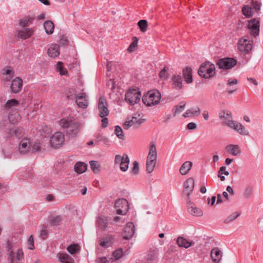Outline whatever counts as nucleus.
Listing matches in <instances>:
<instances>
[{
    "instance_id": "774afa93",
    "label": "nucleus",
    "mask_w": 263,
    "mask_h": 263,
    "mask_svg": "<svg viewBox=\"0 0 263 263\" xmlns=\"http://www.w3.org/2000/svg\"><path fill=\"white\" fill-rule=\"evenodd\" d=\"M107 261V258L105 257H102L99 258L97 259V263H106Z\"/></svg>"
},
{
    "instance_id": "680f3d73",
    "label": "nucleus",
    "mask_w": 263,
    "mask_h": 263,
    "mask_svg": "<svg viewBox=\"0 0 263 263\" xmlns=\"http://www.w3.org/2000/svg\"><path fill=\"white\" fill-rule=\"evenodd\" d=\"M16 258L21 260L24 258V253L22 249H19L16 253Z\"/></svg>"
},
{
    "instance_id": "09e8293b",
    "label": "nucleus",
    "mask_w": 263,
    "mask_h": 263,
    "mask_svg": "<svg viewBox=\"0 0 263 263\" xmlns=\"http://www.w3.org/2000/svg\"><path fill=\"white\" fill-rule=\"evenodd\" d=\"M90 165L91 169L95 173H97L99 171V167L98 165V162L96 161H90Z\"/></svg>"
},
{
    "instance_id": "0e129e2a",
    "label": "nucleus",
    "mask_w": 263,
    "mask_h": 263,
    "mask_svg": "<svg viewBox=\"0 0 263 263\" xmlns=\"http://www.w3.org/2000/svg\"><path fill=\"white\" fill-rule=\"evenodd\" d=\"M15 136V129L14 128H9L8 132H7V136L9 138H11Z\"/></svg>"
},
{
    "instance_id": "a878e982",
    "label": "nucleus",
    "mask_w": 263,
    "mask_h": 263,
    "mask_svg": "<svg viewBox=\"0 0 263 263\" xmlns=\"http://www.w3.org/2000/svg\"><path fill=\"white\" fill-rule=\"evenodd\" d=\"M200 109L198 107L195 108H191L187 109L186 112L183 114V116L185 118L190 117L192 116L197 117L200 114Z\"/></svg>"
},
{
    "instance_id": "37998d69",
    "label": "nucleus",
    "mask_w": 263,
    "mask_h": 263,
    "mask_svg": "<svg viewBox=\"0 0 263 263\" xmlns=\"http://www.w3.org/2000/svg\"><path fill=\"white\" fill-rule=\"evenodd\" d=\"M240 215V213L238 212H235L233 213H232L231 215H230L229 216H228L224 220V222L226 223H228L233 220L236 219Z\"/></svg>"
},
{
    "instance_id": "49530a36",
    "label": "nucleus",
    "mask_w": 263,
    "mask_h": 263,
    "mask_svg": "<svg viewBox=\"0 0 263 263\" xmlns=\"http://www.w3.org/2000/svg\"><path fill=\"white\" fill-rule=\"evenodd\" d=\"M115 134L116 136L121 139H123L124 136L121 127L118 125L115 126Z\"/></svg>"
},
{
    "instance_id": "cd10ccee",
    "label": "nucleus",
    "mask_w": 263,
    "mask_h": 263,
    "mask_svg": "<svg viewBox=\"0 0 263 263\" xmlns=\"http://www.w3.org/2000/svg\"><path fill=\"white\" fill-rule=\"evenodd\" d=\"M113 237L112 236H108L103 237L100 240V245L103 248H108L112 243Z\"/></svg>"
},
{
    "instance_id": "473e14b6",
    "label": "nucleus",
    "mask_w": 263,
    "mask_h": 263,
    "mask_svg": "<svg viewBox=\"0 0 263 263\" xmlns=\"http://www.w3.org/2000/svg\"><path fill=\"white\" fill-rule=\"evenodd\" d=\"M219 116L227 124L228 122V120H231V119L232 118L231 113L229 111H221L219 114Z\"/></svg>"
},
{
    "instance_id": "4c0bfd02",
    "label": "nucleus",
    "mask_w": 263,
    "mask_h": 263,
    "mask_svg": "<svg viewBox=\"0 0 263 263\" xmlns=\"http://www.w3.org/2000/svg\"><path fill=\"white\" fill-rule=\"evenodd\" d=\"M127 156L128 155L126 154H124L123 156H121L120 155H117L115 158V163L116 164H120L121 162L124 160V163H126L127 162Z\"/></svg>"
},
{
    "instance_id": "f3484780",
    "label": "nucleus",
    "mask_w": 263,
    "mask_h": 263,
    "mask_svg": "<svg viewBox=\"0 0 263 263\" xmlns=\"http://www.w3.org/2000/svg\"><path fill=\"white\" fill-rule=\"evenodd\" d=\"M23 87V80L20 77H16L12 82L10 88L13 93L20 92Z\"/></svg>"
},
{
    "instance_id": "7ed1b4c3",
    "label": "nucleus",
    "mask_w": 263,
    "mask_h": 263,
    "mask_svg": "<svg viewBox=\"0 0 263 263\" xmlns=\"http://www.w3.org/2000/svg\"><path fill=\"white\" fill-rule=\"evenodd\" d=\"M157 150L155 143H151L149 147V153L146 159V171L148 173H152L156 164Z\"/></svg>"
},
{
    "instance_id": "052dcab7",
    "label": "nucleus",
    "mask_w": 263,
    "mask_h": 263,
    "mask_svg": "<svg viewBox=\"0 0 263 263\" xmlns=\"http://www.w3.org/2000/svg\"><path fill=\"white\" fill-rule=\"evenodd\" d=\"M15 129V136L20 138L22 136L23 130L22 128L17 127Z\"/></svg>"
},
{
    "instance_id": "39448f33",
    "label": "nucleus",
    "mask_w": 263,
    "mask_h": 263,
    "mask_svg": "<svg viewBox=\"0 0 263 263\" xmlns=\"http://www.w3.org/2000/svg\"><path fill=\"white\" fill-rule=\"evenodd\" d=\"M140 92L136 89H129L125 93V99L130 105H134L140 101Z\"/></svg>"
},
{
    "instance_id": "de8ad7c7",
    "label": "nucleus",
    "mask_w": 263,
    "mask_h": 263,
    "mask_svg": "<svg viewBox=\"0 0 263 263\" xmlns=\"http://www.w3.org/2000/svg\"><path fill=\"white\" fill-rule=\"evenodd\" d=\"M123 255V251L122 249L120 248L115 251L112 253V256L115 260H118Z\"/></svg>"
},
{
    "instance_id": "bf43d9fd",
    "label": "nucleus",
    "mask_w": 263,
    "mask_h": 263,
    "mask_svg": "<svg viewBox=\"0 0 263 263\" xmlns=\"http://www.w3.org/2000/svg\"><path fill=\"white\" fill-rule=\"evenodd\" d=\"M100 141H103L105 143H107L108 142V140L106 137H103L101 135H98L96 137V139L95 140V142L97 143V142H98Z\"/></svg>"
},
{
    "instance_id": "20e7f679",
    "label": "nucleus",
    "mask_w": 263,
    "mask_h": 263,
    "mask_svg": "<svg viewBox=\"0 0 263 263\" xmlns=\"http://www.w3.org/2000/svg\"><path fill=\"white\" fill-rule=\"evenodd\" d=\"M215 67L213 64L210 62H205L200 65L198 73L201 77L208 79L215 74Z\"/></svg>"
},
{
    "instance_id": "864d4df0",
    "label": "nucleus",
    "mask_w": 263,
    "mask_h": 263,
    "mask_svg": "<svg viewBox=\"0 0 263 263\" xmlns=\"http://www.w3.org/2000/svg\"><path fill=\"white\" fill-rule=\"evenodd\" d=\"M133 167L132 170V173L134 175H137L139 173V163L137 161H134L133 163Z\"/></svg>"
},
{
    "instance_id": "c85d7f7f",
    "label": "nucleus",
    "mask_w": 263,
    "mask_h": 263,
    "mask_svg": "<svg viewBox=\"0 0 263 263\" xmlns=\"http://www.w3.org/2000/svg\"><path fill=\"white\" fill-rule=\"evenodd\" d=\"M33 20L32 17L25 16L19 20L18 24L20 26L26 27L32 24Z\"/></svg>"
},
{
    "instance_id": "0eeeda50",
    "label": "nucleus",
    "mask_w": 263,
    "mask_h": 263,
    "mask_svg": "<svg viewBox=\"0 0 263 263\" xmlns=\"http://www.w3.org/2000/svg\"><path fill=\"white\" fill-rule=\"evenodd\" d=\"M64 141V135L60 132L55 133L51 137L50 140L51 145L55 148L61 147L63 144Z\"/></svg>"
},
{
    "instance_id": "a19ab883",
    "label": "nucleus",
    "mask_w": 263,
    "mask_h": 263,
    "mask_svg": "<svg viewBox=\"0 0 263 263\" xmlns=\"http://www.w3.org/2000/svg\"><path fill=\"white\" fill-rule=\"evenodd\" d=\"M57 70L59 72L61 75H66L68 71L66 68H64L63 63L61 62H58L57 64Z\"/></svg>"
},
{
    "instance_id": "393cba45",
    "label": "nucleus",
    "mask_w": 263,
    "mask_h": 263,
    "mask_svg": "<svg viewBox=\"0 0 263 263\" xmlns=\"http://www.w3.org/2000/svg\"><path fill=\"white\" fill-rule=\"evenodd\" d=\"M48 54L51 58H55L60 54V47L57 44L52 45L48 50Z\"/></svg>"
},
{
    "instance_id": "69168bd1",
    "label": "nucleus",
    "mask_w": 263,
    "mask_h": 263,
    "mask_svg": "<svg viewBox=\"0 0 263 263\" xmlns=\"http://www.w3.org/2000/svg\"><path fill=\"white\" fill-rule=\"evenodd\" d=\"M133 120V122L135 124H137L138 125H140L142 123L143 120L141 119H138L136 117H133L132 119Z\"/></svg>"
},
{
    "instance_id": "e2e57ef3",
    "label": "nucleus",
    "mask_w": 263,
    "mask_h": 263,
    "mask_svg": "<svg viewBox=\"0 0 263 263\" xmlns=\"http://www.w3.org/2000/svg\"><path fill=\"white\" fill-rule=\"evenodd\" d=\"M42 132H44L46 134H49L51 133V130L50 127L46 125V126H44L42 127Z\"/></svg>"
},
{
    "instance_id": "8fccbe9b",
    "label": "nucleus",
    "mask_w": 263,
    "mask_h": 263,
    "mask_svg": "<svg viewBox=\"0 0 263 263\" xmlns=\"http://www.w3.org/2000/svg\"><path fill=\"white\" fill-rule=\"evenodd\" d=\"M59 260L60 262L62 263H64L65 261H67L68 260L70 259L71 257L66 253H61L59 255Z\"/></svg>"
},
{
    "instance_id": "e433bc0d",
    "label": "nucleus",
    "mask_w": 263,
    "mask_h": 263,
    "mask_svg": "<svg viewBox=\"0 0 263 263\" xmlns=\"http://www.w3.org/2000/svg\"><path fill=\"white\" fill-rule=\"evenodd\" d=\"M138 26L142 32H145L147 31L148 28L147 21L145 20H140L138 22Z\"/></svg>"
},
{
    "instance_id": "13d9d810",
    "label": "nucleus",
    "mask_w": 263,
    "mask_h": 263,
    "mask_svg": "<svg viewBox=\"0 0 263 263\" xmlns=\"http://www.w3.org/2000/svg\"><path fill=\"white\" fill-rule=\"evenodd\" d=\"M28 143V141L27 139L23 140L21 141V142L20 144V147H19L21 152H23V151L22 150V149H23V148L25 149L27 147Z\"/></svg>"
},
{
    "instance_id": "2f4dec72",
    "label": "nucleus",
    "mask_w": 263,
    "mask_h": 263,
    "mask_svg": "<svg viewBox=\"0 0 263 263\" xmlns=\"http://www.w3.org/2000/svg\"><path fill=\"white\" fill-rule=\"evenodd\" d=\"M44 27L46 33H47L48 34H51L53 32L54 25L52 21H45L44 23Z\"/></svg>"
},
{
    "instance_id": "4468645a",
    "label": "nucleus",
    "mask_w": 263,
    "mask_h": 263,
    "mask_svg": "<svg viewBox=\"0 0 263 263\" xmlns=\"http://www.w3.org/2000/svg\"><path fill=\"white\" fill-rule=\"evenodd\" d=\"M76 103L79 107L86 108L88 105V96L85 92H81L77 96Z\"/></svg>"
},
{
    "instance_id": "1a4fd4ad",
    "label": "nucleus",
    "mask_w": 263,
    "mask_h": 263,
    "mask_svg": "<svg viewBox=\"0 0 263 263\" xmlns=\"http://www.w3.org/2000/svg\"><path fill=\"white\" fill-rule=\"evenodd\" d=\"M252 41L245 39H241L238 43V49L241 52L247 54L249 53L252 49Z\"/></svg>"
},
{
    "instance_id": "9d476101",
    "label": "nucleus",
    "mask_w": 263,
    "mask_h": 263,
    "mask_svg": "<svg viewBox=\"0 0 263 263\" xmlns=\"http://www.w3.org/2000/svg\"><path fill=\"white\" fill-rule=\"evenodd\" d=\"M194 188V180L192 178H188L184 183L183 195L185 196L186 200L190 199V196Z\"/></svg>"
},
{
    "instance_id": "5701e85b",
    "label": "nucleus",
    "mask_w": 263,
    "mask_h": 263,
    "mask_svg": "<svg viewBox=\"0 0 263 263\" xmlns=\"http://www.w3.org/2000/svg\"><path fill=\"white\" fill-rule=\"evenodd\" d=\"M183 76L186 83H191L193 82L192 69L191 68L186 67L183 69Z\"/></svg>"
},
{
    "instance_id": "b1692460",
    "label": "nucleus",
    "mask_w": 263,
    "mask_h": 263,
    "mask_svg": "<svg viewBox=\"0 0 263 263\" xmlns=\"http://www.w3.org/2000/svg\"><path fill=\"white\" fill-rule=\"evenodd\" d=\"M226 151L233 156H237L241 153L238 145L229 144L226 147Z\"/></svg>"
},
{
    "instance_id": "338daca9",
    "label": "nucleus",
    "mask_w": 263,
    "mask_h": 263,
    "mask_svg": "<svg viewBox=\"0 0 263 263\" xmlns=\"http://www.w3.org/2000/svg\"><path fill=\"white\" fill-rule=\"evenodd\" d=\"M102 127L103 128H105L108 125V119L105 117L104 118H102Z\"/></svg>"
},
{
    "instance_id": "4be33fe9",
    "label": "nucleus",
    "mask_w": 263,
    "mask_h": 263,
    "mask_svg": "<svg viewBox=\"0 0 263 263\" xmlns=\"http://www.w3.org/2000/svg\"><path fill=\"white\" fill-rule=\"evenodd\" d=\"M34 30L32 28H26L18 31L17 36L20 39H27L33 34Z\"/></svg>"
},
{
    "instance_id": "5fc2aeb1",
    "label": "nucleus",
    "mask_w": 263,
    "mask_h": 263,
    "mask_svg": "<svg viewBox=\"0 0 263 263\" xmlns=\"http://www.w3.org/2000/svg\"><path fill=\"white\" fill-rule=\"evenodd\" d=\"M260 3L258 1H251V7L253 8L255 11L257 12L260 9Z\"/></svg>"
},
{
    "instance_id": "7c9ffc66",
    "label": "nucleus",
    "mask_w": 263,
    "mask_h": 263,
    "mask_svg": "<svg viewBox=\"0 0 263 263\" xmlns=\"http://www.w3.org/2000/svg\"><path fill=\"white\" fill-rule=\"evenodd\" d=\"M87 165L84 162H78L74 165V171L78 174H82L87 170Z\"/></svg>"
},
{
    "instance_id": "72a5a7b5",
    "label": "nucleus",
    "mask_w": 263,
    "mask_h": 263,
    "mask_svg": "<svg viewBox=\"0 0 263 263\" xmlns=\"http://www.w3.org/2000/svg\"><path fill=\"white\" fill-rule=\"evenodd\" d=\"M63 220V217L60 215H58L51 217L49 220V223L52 226H58L62 223Z\"/></svg>"
},
{
    "instance_id": "3c124183",
    "label": "nucleus",
    "mask_w": 263,
    "mask_h": 263,
    "mask_svg": "<svg viewBox=\"0 0 263 263\" xmlns=\"http://www.w3.org/2000/svg\"><path fill=\"white\" fill-rule=\"evenodd\" d=\"M127 162L126 163H124V160H123L122 162H121V163L120 164V170L123 171V172H125L127 170H128V164H129V159L128 158V156H127Z\"/></svg>"
},
{
    "instance_id": "6ab92c4d",
    "label": "nucleus",
    "mask_w": 263,
    "mask_h": 263,
    "mask_svg": "<svg viewBox=\"0 0 263 263\" xmlns=\"http://www.w3.org/2000/svg\"><path fill=\"white\" fill-rule=\"evenodd\" d=\"M96 223L99 229L104 231L108 224L107 218L104 216H100L97 218Z\"/></svg>"
},
{
    "instance_id": "79ce46f5",
    "label": "nucleus",
    "mask_w": 263,
    "mask_h": 263,
    "mask_svg": "<svg viewBox=\"0 0 263 263\" xmlns=\"http://www.w3.org/2000/svg\"><path fill=\"white\" fill-rule=\"evenodd\" d=\"M253 194V187L252 185H248L243 193V196L246 198L250 197Z\"/></svg>"
},
{
    "instance_id": "a18cd8bd",
    "label": "nucleus",
    "mask_w": 263,
    "mask_h": 263,
    "mask_svg": "<svg viewBox=\"0 0 263 263\" xmlns=\"http://www.w3.org/2000/svg\"><path fill=\"white\" fill-rule=\"evenodd\" d=\"M77 95L76 90L73 88H70L66 93V97L69 100H73L77 97Z\"/></svg>"
},
{
    "instance_id": "ea45409f",
    "label": "nucleus",
    "mask_w": 263,
    "mask_h": 263,
    "mask_svg": "<svg viewBox=\"0 0 263 263\" xmlns=\"http://www.w3.org/2000/svg\"><path fill=\"white\" fill-rule=\"evenodd\" d=\"M67 250L71 254H74L80 250V246L77 243L70 245L67 248Z\"/></svg>"
},
{
    "instance_id": "aec40b11",
    "label": "nucleus",
    "mask_w": 263,
    "mask_h": 263,
    "mask_svg": "<svg viewBox=\"0 0 263 263\" xmlns=\"http://www.w3.org/2000/svg\"><path fill=\"white\" fill-rule=\"evenodd\" d=\"M172 87L176 89H181L182 88V80L181 76L178 74L174 75L172 78Z\"/></svg>"
},
{
    "instance_id": "bb28decb",
    "label": "nucleus",
    "mask_w": 263,
    "mask_h": 263,
    "mask_svg": "<svg viewBox=\"0 0 263 263\" xmlns=\"http://www.w3.org/2000/svg\"><path fill=\"white\" fill-rule=\"evenodd\" d=\"M177 243L180 247L188 248L192 246L194 243L189 241L182 237H179L177 240Z\"/></svg>"
},
{
    "instance_id": "4d7b16f0",
    "label": "nucleus",
    "mask_w": 263,
    "mask_h": 263,
    "mask_svg": "<svg viewBox=\"0 0 263 263\" xmlns=\"http://www.w3.org/2000/svg\"><path fill=\"white\" fill-rule=\"evenodd\" d=\"M168 70V67L167 66H164V67L160 71L159 73V77L161 78H167V71Z\"/></svg>"
},
{
    "instance_id": "f257e3e1",
    "label": "nucleus",
    "mask_w": 263,
    "mask_h": 263,
    "mask_svg": "<svg viewBox=\"0 0 263 263\" xmlns=\"http://www.w3.org/2000/svg\"><path fill=\"white\" fill-rule=\"evenodd\" d=\"M61 127L64 129L66 134L69 137L75 138L80 131V124L74 120L63 118L59 121Z\"/></svg>"
},
{
    "instance_id": "603ef678",
    "label": "nucleus",
    "mask_w": 263,
    "mask_h": 263,
    "mask_svg": "<svg viewBox=\"0 0 263 263\" xmlns=\"http://www.w3.org/2000/svg\"><path fill=\"white\" fill-rule=\"evenodd\" d=\"M40 237L42 239H45L48 236V231L46 227H44L40 233Z\"/></svg>"
},
{
    "instance_id": "f704fd0d",
    "label": "nucleus",
    "mask_w": 263,
    "mask_h": 263,
    "mask_svg": "<svg viewBox=\"0 0 263 263\" xmlns=\"http://www.w3.org/2000/svg\"><path fill=\"white\" fill-rule=\"evenodd\" d=\"M186 105V102L182 101L180 102L179 105H176L173 109L174 116H176L177 113L181 112L184 108Z\"/></svg>"
},
{
    "instance_id": "6e6d98bb",
    "label": "nucleus",
    "mask_w": 263,
    "mask_h": 263,
    "mask_svg": "<svg viewBox=\"0 0 263 263\" xmlns=\"http://www.w3.org/2000/svg\"><path fill=\"white\" fill-rule=\"evenodd\" d=\"M28 248L30 250H33L34 249V239L32 235H31L28 239L27 242Z\"/></svg>"
},
{
    "instance_id": "423d86ee",
    "label": "nucleus",
    "mask_w": 263,
    "mask_h": 263,
    "mask_svg": "<svg viewBox=\"0 0 263 263\" xmlns=\"http://www.w3.org/2000/svg\"><path fill=\"white\" fill-rule=\"evenodd\" d=\"M115 208L118 214L125 215L129 210L128 202L124 198L119 199L115 202Z\"/></svg>"
},
{
    "instance_id": "6e6552de",
    "label": "nucleus",
    "mask_w": 263,
    "mask_h": 263,
    "mask_svg": "<svg viewBox=\"0 0 263 263\" xmlns=\"http://www.w3.org/2000/svg\"><path fill=\"white\" fill-rule=\"evenodd\" d=\"M237 64V61L231 58L221 59L217 62V65L220 69H229L234 67Z\"/></svg>"
},
{
    "instance_id": "412c9836",
    "label": "nucleus",
    "mask_w": 263,
    "mask_h": 263,
    "mask_svg": "<svg viewBox=\"0 0 263 263\" xmlns=\"http://www.w3.org/2000/svg\"><path fill=\"white\" fill-rule=\"evenodd\" d=\"M2 76L3 80L5 82L10 81L14 76V72L11 67H7L3 69Z\"/></svg>"
},
{
    "instance_id": "58836bf2",
    "label": "nucleus",
    "mask_w": 263,
    "mask_h": 263,
    "mask_svg": "<svg viewBox=\"0 0 263 263\" xmlns=\"http://www.w3.org/2000/svg\"><path fill=\"white\" fill-rule=\"evenodd\" d=\"M19 104V102L16 99H13L8 100L5 104V108L9 109L12 107L17 106Z\"/></svg>"
},
{
    "instance_id": "c756f323",
    "label": "nucleus",
    "mask_w": 263,
    "mask_h": 263,
    "mask_svg": "<svg viewBox=\"0 0 263 263\" xmlns=\"http://www.w3.org/2000/svg\"><path fill=\"white\" fill-rule=\"evenodd\" d=\"M192 166V163L190 161H186L181 166L179 172L182 175H185L189 172Z\"/></svg>"
},
{
    "instance_id": "2eb2a0df",
    "label": "nucleus",
    "mask_w": 263,
    "mask_h": 263,
    "mask_svg": "<svg viewBox=\"0 0 263 263\" xmlns=\"http://www.w3.org/2000/svg\"><path fill=\"white\" fill-rule=\"evenodd\" d=\"M227 125L230 127L233 128L242 135H249V132L246 129V127L236 121L228 120Z\"/></svg>"
},
{
    "instance_id": "dca6fc26",
    "label": "nucleus",
    "mask_w": 263,
    "mask_h": 263,
    "mask_svg": "<svg viewBox=\"0 0 263 263\" xmlns=\"http://www.w3.org/2000/svg\"><path fill=\"white\" fill-rule=\"evenodd\" d=\"M135 232V226L133 222H128L124 229L123 238L128 240L131 238Z\"/></svg>"
},
{
    "instance_id": "9b49d317",
    "label": "nucleus",
    "mask_w": 263,
    "mask_h": 263,
    "mask_svg": "<svg viewBox=\"0 0 263 263\" xmlns=\"http://www.w3.org/2000/svg\"><path fill=\"white\" fill-rule=\"evenodd\" d=\"M248 29L250 33L254 37L257 36L259 32V20L257 18H253L248 22Z\"/></svg>"
},
{
    "instance_id": "ddd939ff",
    "label": "nucleus",
    "mask_w": 263,
    "mask_h": 263,
    "mask_svg": "<svg viewBox=\"0 0 263 263\" xmlns=\"http://www.w3.org/2000/svg\"><path fill=\"white\" fill-rule=\"evenodd\" d=\"M187 210L188 212L194 216H201L203 215L202 211L197 207L194 203L191 201V199H187Z\"/></svg>"
},
{
    "instance_id": "f8f14e48",
    "label": "nucleus",
    "mask_w": 263,
    "mask_h": 263,
    "mask_svg": "<svg viewBox=\"0 0 263 263\" xmlns=\"http://www.w3.org/2000/svg\"><path fill=\"white\" fill-rule=\"evenodd\" d=\"M98 109L99 110V115L101 118H104L108 115L109 110L107 108V101L103 97H101L99 98Z\"/></svg>"
},
{
    "instance_id": "c9c22d12",
    "label": "nucleus",
    "mask_w": 263,
    "mask_h": 263,
    "mask_svg": "<svg viewBox=\"0 0 263 263\" xmlns=\"http://www.w3.org/2000/svg\"><path fill=\"white\" fill-rule=\"evenodd\" d=\"M242 14L247 17H250L253 15V11H252V7L248 5L244 6L242 8Z\"/></svg>"
},
{
    "instance_id": "c03bdc74",
    "label": "nucleus",
    "mask_w": 263,
    "mask_h": 263,
    "mask_svg": "<svg viewBox=\"0 0 263 263\" xmlns=\"http://www.w3.org/2000/svg\"><path fill=\"white\" fill-rule=\"evenodd\" d=\"M138 40L136 37H133V41L130 44L129 46L127 48L128 52H131L134 51L136 48L137 47Z\"/></svg>"
},
{
    "instance_id": "f03ea898",
    "label": "nucleus",
    "mask_w": 263,
    "mask_h": 263,
    "mask_svg": "<svg viewBox=\"0 0 263 263\" xmlns=\"http://www.w3.org/2000/svg\"><path fill=\"white\" fill-rule=\"evenodd\" d=\"M161 98L160 92L156 89L151 90L142 97L143 103L147 106L157 105Z\"/></svg>"
},
{
    "instance_id": "a211bd4d",
    "label": "nucleus",
    "mask_w": 263,
    "mask_h": 263,
    "mask_svg": "<svg viewBox=\"0 0 263 263\" xmlns=\"http://www.w3.org/2000/svg\"><path fill=\"white\" fill-rule=\"evenodd\" d=\"M211 257L214 263H218L221 259L222 252L218 248H214L211 251Z\"/></svg>"
}]
</instances>
